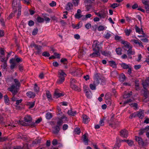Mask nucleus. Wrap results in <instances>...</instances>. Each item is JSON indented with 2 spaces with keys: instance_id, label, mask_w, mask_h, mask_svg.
Masks as SVG:
<instances>
[{
  "instance_id": "26",
  "label": "nucleus",
  "mask_w": 149,
  "mask_h": 149,
  "mask_svg": "<svg viewBox=\"0 0 149 149\" xmlns=\"http://www.w3.org/2000/svg\"><path fill=\"white\" fill-rule=\"evenodd\" d=\"M97 84L96 83L94 82L93 84H91L90 85V88L92 90H95L96 89V84Z\"/></svg>"
},
{
  "instance_id": "37",
  "label": "nucleus",
  "mask_w": 149,
  "mask_h": 149,
  "mask_svg": "<svg viewBox=\"0 0 149 149\" xmlns=\"http://www.w3.org/2000/svg\"><path fill=\"white\" fill-rule=\"evenodd\" d=\"M135 86L136 87V90H140L139 86V81L138 80H136L135 81Z\"/></svg>"
},
{
  "instance_id": "29",
  "label": "nucleus",
  "mask_w": 149,
  "mask_h": 149,
  "mask_svg": "<svg viewBox=\"0 0 149 149\" xmlns=\"http://www.w3.org/2000/svg\"><path fill=\"white\" fill-rule=\"evenodd\" d=\"M73 6L71 3H68L66 6V9L67 10H70L71 9Z\"/></svg>"
},
{
  "instance_id": "46",
  "label": "nucleus",
  "mask_w": 149,
  "mask_h": 149,
  "mask_svg": "<svg viewBox=\"0 0 149 149\" xmlns=\"http://www.w3.org/2000/svg\"><path fill=\"white\" fill-rule=\"evenodd\" d=\"M117 141V142H119L120 143H121V142H125L127 143V140H121L118 137H117L116 138Z\"/></svg>"
},
{
  "instance_id": "11",
  "label": "nucleus",
  "mask_w": 149,
  "mask_h": 149,
  "mask_svg": "<svg viewBox=\"0 0 149 149\" xmlns=\"http://www.w3.org/2000/svg\"><path fill=\"white\" fill-rule=\"evenodd\" d=\"M10 61L11 63L10 68L11 69H13L15 68L16 65L15 63V59L12 58L10 60Z\"/></svg>"
},
{
  "instance_id": "34",
  "label": "nucleus",
  "mask_w": 149,
  "mask_h": 149,
  "mask_svg": "<svg viewBox=\"0 0 149 149\" xmlns=\"http://www.w3.org/2000/svg\"><path fill=\"white\" fill-rule=\"evenodd\" d=\"M4 102L7 105L9 104V99L8 96L7 95H5L4 96Z\"/></svg>"
},
{
  "instance_id": "8",
  "label": "nucleus",
  "mask_w": 149,
  "mask_h": 149,
  "mask_svg": "<svg viewBox=\"0 0 149 149\" xmlns=\"http://www.w3.org/2000/svg\"><path fill=\"white\" fill-rule=\"evenodd\" d=\"M120 133L121 136L124 138H127L128 136V131L125 129L122 130Z\"/></svg>"
},
{
  "instance_id": "14",
  "label": "nucleus",
  "mask_w": 149,
  "mask_h": 149,
  "mask_svg": "<svg viewBox=\"0 0 149 149\" xmlns=\"http://www.w3.org/2000/svg\"><path fill=\"white\" fill-rule=\"evenodd\" d=\"M83 122L86 124L90 120V119L86 115H85L83 116Z\"/></svg>"
},
{
  "instance_id": "45",
  "label": "nucleus",
  "mask_w": 149,
  "mask_h": 149,
  "mask_svg": "<svg viewBox=\"0 0 149 149\" xmlns=\"http://www.w3.org/2000/svg\"><path fill=\"white\" fill-rule=\"evenodd\" d=\"M46 95L47 98L49 100H51L52 99V97L51 96V94L49 93L48 91L46 92Z\"/></svg>"
},
{
  "instance_id": "42",
  "label": "nucleus",
  "mask_w": 149,
  "mask_h": 149,
  "mask_svg": "<svg viewBox=\"0 0 149 149\" xmlns=\"http://www.w3.org/2000/svg\"><path fill=\"white\" fill-rule=\"evenodd\" d=\"M121 145L120 143L119 142H117L116 141V143L115 144L114 146L116 148L118 149Z\"/></svg>"
},
{
  "instance_id": "58",
  "label": "nucleus",
  "mask_w": 149,
  "mask_h": 149,
  "mask_svg": "<svg viewBox=\"0 0 149 149\" xmlns=\"http://www.w3.org/2000/svg\"><path fill=\"white\" fill-rule=\"evenodd\" d=\"M127 143L129 146H132L134 144L132 140H127Z\"/></svg>"
},
{
  "instance_id": "21",
  "label": "nucleus",
  "mask_w": 149,
  "mask_h": 149,
  "mask_svg": "<svg viewBox=\"0 0 149 149\" xmlns=\"http://www.w3.org/2000/svg\"><path fill=\"white\" fill-rule=\"evenodd\" d=\"M77 113V112L75 111L72 110V109L69 110L68 111V114L71 116H74Z\"/></svg>"
},
{
  "instance_id": "19",
  "label": "nucleus",
  "mask_w": 149,
  "mask_h": 149,
  "mask_svg": "<svg viewBox=\"0 0 149 149\" xmlns=\"http://www.w3.org/2000/svg\"><path fill=\"white\" fill-rule=\"evenodd\" d=\"M14 81L15 83V85H15V88H19L20 86V84L18 80L17 79H14Z\"/></svg>"
},
{
  "instance_id": "49",
  "label": "nucleus",
  "mask_w": 149,
  "mask_h": 149,
  "mask_svg": "<svg viewBox=\"0 0 149 149\" xmlns=\"http://www.w3.org/2000/svg\"><path fill=\"white\" fill-rule=\"evenodd\" d=\"M38 32V29L37 28H36L34 29L32 31V34L33 35H36Z\"/></svg>"
},
{
  "instance_id": "12",
  "label": "nucleus",
  "mask_w": 149,
  "mask_h": 149,
  "mask_svg": "<svg viewBox=\"0 0 149 149\" xmlns=\"http://www.w3.org/2000/svg\"><path fill=\"white\" fill-rule=\"evenodd\" d=\"M135 139L136 141L138 142L139 145L141 146L143 145L144 143L141 138L139 137L135 136Z\"/></svg>"
},
{
  "instance_id": "4",
  "label": "nucleus",
  "mask_w": 149,
  "mask_h": 149,
  "mask_svg": "<svg viewBox=\"0 0 149 149\" xmlns=\"http://www.w3.org/2000/svg\"><path fill=\"white\" fill-rule=\"evenodd\" d=\"M58 73L59 79L57 81V83L58 84H60L64 81L65 78L66 76V74L62 70H59Z\"/></svg>"
},
{
  "instance_id": "25",
  "label": "nucleus",
  "mask_w": 149,
  "mask_h": 149,
  "mask_svg": "<svg viewBox=\"0 0 149 149\" xmlns=\"http://www.w3.org/2000/svg\"><path fill=\"white\" fill-rule=\"evenodd\" d=\"M126 79V77L123 74H121L120 75L119 80L120 81H124Z\"/></svg>"
},
{
  "instance_id": "35",
  "label": "nucleus",
  "mask_w": 149,
  "mask_h": 149,
  "mask_svg": "<svg viewBox=\"0 0 149 149\" xmlns=\"http://www.w3.org/2000/svg\"><path fill=\"white\" fill-rule=\"evenodd\" d=\"M124 32L125 33L126 35L128 36L130 34V33L131 32V30L130 29H126L124 30Z\"/></svg>"
},
{
  "instance_id": "43",
  "label": "nucleus",
  "mask_w": 149,
  "mask_h": 149,
  "mask_svg": "<svg viewBox=\"0 0 149 149\" xmlns=\"http://www.w3.org/2000/svg\"><path fill=\"white\" fill-rule=\"evenodd\" d=\"M121 49L120 48L116 49V50L117 54L118 55L121 54Z\"/></svg>"
},
{
  "instance_id": "31",
  "label": "nucleus",
  "mask_w": 149,
  "mask_h": 149,
  "mask_svg": "<svg viewBox=\"0 0 149 149\" xmlns=\"http://www.w3.org/2000/svg\"><path fill=\"white\" fill-rule=\"evenodd\" d=\"M31 46L34 47L36 49H37L38 51H40L42 47L38 45L35 44H33L31 45Z\"/></svg>"
},
{
  "instance_id": "44",
  "label": "nucleus",
  "mask_w": 149,
  "mask_h": 149,
  "mask_svg": "<svg viewBox=\"0 0 149 149\" xmlns=\"http://www.w3.org/2000/svg\"><path fill=\"white\" fill-rule=\"evenodd\" d=\"M74 132L75 134H79L81 132L80 129L78 128L75 129Z\"/></svg>"
},
{
  "instance_id": "16",
  "label": "nucleus",
  "mask_w": 149,
  "mask_h": 149,
  "mask_svg": "<svg viewBox=\"0 0 149 149\" xmlns=\"http://www.w3.org/2000/svg\"><path fill=\"white\" fill-rule=\"evenodd\" d=\"M148 129H149V126L148 127H145L143 129H141L139 131V135H141L143 134L145 132H147Z\"/></svg>"
},
{
  "instance_id": "10",
  "label": "nucleus",
  "mask_w": 149,
  "mask_h": 149,
  "mask_svg": "<svg viewBox=\"0 0 149 149\" xmlns=\"http://www.w3.org/2000/svg\"><path fill=\"white\" fill-rule=\"evenodd\" d=\"M17 89L14 85H12L11 87L8 88L9 90L12 92L13 94V95H15L17 93V91L15 90V89Z\"/></svg>"
},
{
  "instance_id": "59",
  "label": "nucleus",
  "mask_w": 149,
  "mask_h": 149,
  "mask_svg": "<svg viewBox=\"0 0 149 149\" xmlns=\"http://www.w3.org/2000/svg\"><path fill=\"white\" fill-rule=\"evenodd\" d=\"M39 90V87L37 86L36 84L34 86V90L36 92H38Z\"/></svg>"
},
{
  "instance_id": "3",
  "label": "nucleus",
  "mask_w": 149,
  "mask_h": 149,
  "mask_svg": "<svg viewBox=\"0 0 149 149\" xmlns=\"http://www.w3.org/2000/svg\"><path fill=\"white\" fill-rule=\"evenodd\" d=\"M32 118L29 115H27L24 118V122L20 120L19 123L23 126H26L30 125L32 127L35 126V123H32Z\"/></svg>"
},
{
  "instance_id": "30",
  "label": "nucleus",
  "mask_w": 149,
  "mask_h": 149,
  "mask_svg": "<svg viewBox=\"0 0 149 149\" xmlns=\"http://www.w3.org/2000/svg\"><path fill=\"white\" fill-rule=\"evenodd\" d=\"M85 93L86 96L88 98H90L92 97V94L90 90L86 91Z\"/></svg>"
},
{
  "instance_id": "57",
  "label": "nucleus",
  "mask_w": 149,
  "mask_h": 149,
  "mask_svg": "<svg viewBox=\"0 0 149 149\" xmlns=\"http://www.w3.org/2000/svg\"><path fill=\"white\" fill-rule=\"evenodd\" d=\"M130 106L131 107H133L135 109H137L138 108V105L136 103H134L130 104Z\"/></svg>"
},
{
  "instance_id": "20",
  "label": "nucleus",
  "mask_w": 149,
  "mask_h": 149,
  "mask_svg": "<svg viewBox=\"0 0 149 149\" xmlns=\"http://www.w3.org/2000/svg\"><path fill=\"white\" fill-rule=\"evenodd\" d=\"M20 3V0H13L12 4L13 7H15L17 4H19Z\"/></svg>"
},
{
  "instance_id": "2",
  "label": "nucleus",
  "mask_w": 149,
  "mask_h": 149,
  "mask_svg": "<svg viewBox=\"0 0 149 149\" xmlns=\"http://www.w3.org/2000/svg\"><path fill=\"white\" fill-rule=\"evenodd\" d=\"M93 50L94 52L92 54V55L95 56H99L100 54V51H101V47L100 45V43L97 40H95L94 41L93 45Z\"/></svg>"
},
{
  "instance_id": "39",
  "label": "nucleus",
  "mask_w": 149,
  "mask_h": 149,
  "mask_svg": "<svg viewBox=\"0 0 149 149\" xmlns=\"http://www.w3.org/2000/svg\"><path fill=\"white\" fill-rule=\"evenodd\" d=\"M142 2L143 3L144 5L145 6L149 5V0H142Z\"/></svg>"
},
{
  "instance_id": "27",
  "label": "nucleus",
  "mask_w": 149,
  "mask_h": 149,
  "mask_svg": "<svg viewBox=\"0 0 149 149\" xmlns=\"http://www.w3.org/2000/svg\"><path fill=\"white\" fill-rule=\"evenodd\" d=\"M131 42H133L135 44H138L140 46H142V42L140 41L139 42L137 40H132L131 41Z\"/></svg>"
},
{
  "instance_id": "7",
  "label": "nucleus",
  "mask_w": 149,
  "mask_h": 149,
  "mask_svg": "<svg viewBox=\"0 0 149 149\" xmlns=\"http://www.w3.org/2000/svg\"><path fill=\"white\" fill-rule=\"evenodd\" d=\"M99 74L97 73L95 74L94 75V81L95 83L97 84H99L100 83L101 79L99 77Z\"/></svg>"
},
{
  "instance_id": "40",
  "label": "nucleus",
  "mask_w": 149,
  "mask_h": 149,
  "mask_svg": "<svg viewBox=\"0 0 149 149\" xmlns=\"http://www.w3.org/2000/svg\"><path fill=\"white\" fill-rule=\"evenodd\" d=\"M46 117L47 119H50L52 118V114L50 113H46Z\"/></svg>"
},
{
  "instance_id": "6",
  "label": "nucleus",
  "mask_w": 149,
  "mask_h": 149,
  "mask_svg": "<svg viewBox=\"0 0 149 149\" xmlns=\"http://www.w3.org/2000/svg\"><path fill=\"white\" fill-rule=\"evenodd\" d=\"M122 44L124 45L123 47V49L125 51H127L129 48H132V47L130 43L127 41L125 40H122L121 42Z\"/></svg>"
},
{
  "instance_id": "51",
  "label": "nucleus",
  "mask_w": 149,
  "mask_h": 149,
  "mask_svg": "<svg viewBox=\"0 0 149 149\" xmlns=\"http://www.w3.org/2000/svg\"><path fill=\"white\" fill-rule=\"evenodd\" d=\"M119 6V4L117 3H113L111 5V7L113 8L118 7Z\"/></svg>"
},
{
  "instance_id": "33",
  "label": "nucleus",
  "mask_w": 149,
  "mask_h": 149,
  "mask_svg": "<svg viewBox=\"0 0 149 149\" xmlns=\"http://www.w3.org/2000/svg\"><path fill=\"white\" fill-rule=\"evenodd\" d=\"M107 27L104 26L100 25L97 28L98 31H103L105 29H107Z\"/></svg>"
},
{
  "instance_id": "18",
  "label": "nucleus",
  "mask_w": 149,
  "mask_h": 149,
  "mask_svg": "<svg viewBox=\"0 0 149 149\" xmlns=\"http://www.w3.org/2000/svg\"><path fill=\"white\" fill-rule=\"evenodd\" d=\"M27 96L30 98H33L35 96V94L31 91H29L26 93Z\"/></svg>"
},
{
  "instance_id": "9",
  "label": "nucleus",
  "mask_w": 149,
  "mask_h": 149,
  "mask_svg": "<svg viewBox=\"0 0 149 149\" xmlns=\"http://www.w3.org/2000/svg\"><path fill=\"white\" fill-rule=\"evenodd\" d=\"M87 136L88 134H86L83 135L82 137L83 141L84 144L86 145H87L88 144V139Z\"/></svg>"
},
{
  "instance_id": "61",
  "label": "nucleus",
  "mask_w": 149,
  "mask_h": 149,
  "mask_svg": "<svg viewBox=\"0 0 149 149\" xmlns=\"http://www.w3.org/2000/svg\"><path fill=\"white\" fill-rule=\"evenodd\" d=\"M84 91L86 93V91L90 90L88 87L86 85H84Z\"/></svg>"
},
{
  "instance_id": "63",
  "label": "nucleus",
  "mask_w": 149,
  "mask_h": 149,
  "mask_svg": "<svg viewBox=\"0 0 149 149\" xmlns=\"http://www.w3.org/2000/svg\"><path fill=\"white\" fill-rule=\"evenodd\" d=\"M111 36V35L110 33H107L104 35V38L108 39Z\"/></svg>"
},
{
  "instance_id": "53",
  "label": "nucleus",
  "mask_w": 149,
  "mask_h": 149,
  "mask_svg": "<svg viewBox=\"0 0 149 149\" xmlns=\"http://www.w3.org/2000/svg\"><path fill=\"white\" fill-rule=\"evenodd\" d=\"M42 55L45 57H49L50 55L49 53L47 52H44L42 54Z\"/></svg>"
},
{
  "instance_id": "23",
  "label": "nucleus",
  "mask_w": 149,
  "mask_h": 149,
  "mask_svg": "<svg viewBox=\"0 0 149 149\" xmlns=\"http://www.w3.org/2000/svg\"><path fill=\"white\" fill-rule=\"evenodd\" d=\"M127 53L128 55H134L135 54V52L132 48H129L127 50Z\"/></svg>"
},
{
  "instance_id": "41",
  "label": "nucleus",
  "mask_w": 149,
  "mask_h": 149,
  "mask_svg": "<svg viewBox=\"0 0 149 149\" xmlns=\"http://www.w3.org/2000/svg\"><path fill=\"white\" fill-rule=\"evenodd\" d=\"M37 21L40 23L43 22L44 21V19L40 17H38L37 18Z\"/></svg>"
},
{
  "instance_id": "5",
  "label": "nucleus",
  "mask_w": 149,
  "mask_h": 149,
  "mask_svg": "<svg viewBox=\"0 0 149 149\" xmlns=\"http://www.w3.org/2000/svg\"><path fill=\"white\" fill-rule=\"evenodd\" d=\"M94 12L96 15L100 17L101 18H104L106 17L107 14V11L106 10L102 9L98 12L96 10L94 11Z\"/></svg>"
},
{
  "instance_id": "50",
  "label": "nucleus",
  "mask_w": 149,
  "mask_h": 149,
  "mask_svg": "<svg viewBox=\"0 0 149 149\" xmlns=\"http://www.w3.org/2000/svg\"><path fill=\"white\" fill-rule=\"evenodd\" d=\"M142 84L144 89H146V87L148 86V84L147 83L146 81L143 82L142 83Z\"/></svg>"
},
{
  "instance_id": "52",
  "label": "nucleus",
  "mask_w": 149,
  "mask_h": 149,
  "mask_svg": "<svg viewBox=\"0 0 149 149\" xmlns=\"http://www.w3.org/2000/svg\"><path fill=\"white\" fill-rule=\"evenodd\" d=\"M79 3V0H73V3L75 6H77Z\"/></svg>"
},
{
  "instance_id": "28",
  "label": "nucleus",
  "mask_w": 149,
  "mask_h": 149,
  "mask_svg": "<svg viewBox=\"0 0 149 149\" xmlns=\"http://www.w3.org/2000/svg\"><path fill=\"white\" fill-rule=\"evenodd\" d=\"M132 94V92L130 91L129 93H127L125 92L123 95V97L124 98H127L130 97Z\"/></svg>"
},
{
  "instance_id": "22",
  "label": "nucleus",
  "mask_w": 149,
  "mask_h": 149,
  "mask_svg": "<svg viewBox=\"0 0 149 149\" xmlns=\"http://www.w3.org/2000/svg\"><path fill=\"white\" fill-rule=\"evenodd\" d=\"M137 115V116L141 119L143 118L144 116L143 111H139Z\"/></svg>"
},
{
  "instance_id": "62",
  "label": "nucleus",
  "mask_w": 149,
  "mask_h": 149,
  "mask_svg": "<svg viewBox=\"0 0 149 149\" xmlns=\"http://www.w3.org/2000/svg\"><path fill=\"white\" fill-rule=\"evenodd\" d=\"M117 74V72L115 71H112L111 73V76H112L115 77L116 76Z\"/></svg>"
},
{
  "instance_id": "64",
  "label": "nucleus",
  "mask_w": 149,
  "mask_h": 149,
  "mask_svg": "<svg viewBox=\"0 0 149 149\" xmlns=\"http://www.w3.org/2000/svg\"><path fill=\"white\" fill-rule=\"evenodd\" d=\"M91 24L89 23H88L87 24H86L85 27L87 29H88L91 27Z\"/></svg>"
},
{
  "instance_id": "15",
  "label": "nucleus",
  "mask_w": 149,
  "mask_h": 149,
  "mask_svg": "<svg viewBox=\"0 0 149 149\" xmlns=\"http://www.w3.org/2000/svg\"><path fill=\"white\" fill-rule=\"evenodd\" d=\"M72 75L77 76H81V72L80 69L77 70L74 72H71Z\"/></svg>"
},
{
  "instance_id": "54",
  "label": "nucleus",
  "mask_w": 149,
  "mask_h": 149,
  "mask_svg": "<svg viewBox=\"0 0 149 149\" xmlns=\"http://www.w3.org/2000/svg\"><path fill=\"white\" fill-rule=\"evenodd\" d=\"M15 61H16L17 62L19 63L20 61H22L21 59L20 58L17 57V56H15Z\"/></svg>"
},
{
  "instance_id": "60",
  "label": "nucleus",
  "mask_w": 149,
  "mask_h": 149,
  "mask_svg": "<svg viewBox=\"0 0 149 149\" xmlns=\"http://www.w3.org/2000/svg\"><path fill=\"white\" fill-rule=\"evenodd\" d=\"M82 16L80 13H76L75 15V17L76 18L79 19Z\"/></svg>"
},
{
  "instance_id": "13",
  "label": "nucleus",
  "mask_w": 149,
  "mask_h": 149,
  "mask_svg": "<svg viewBox=\"0 0 149 149\" xmlns=\"http://www.w3.org/2000/svg\"><path fill=\"white\" fill-rule=\"evenodd\" d=\"M64 95V94L63 93H60L57 91H55L54 93V96L55 98H57L61 96H62Z\"/></svg>"
},
{
  "instance_id": "1",
  "label": "nucleus",
  "mask_w": 149,
  "mask_h": 149,
  "mask_svg": "<svg viewBox=\"0 0 149 149\" xmlns=\"http://www.w3.org/2000/svg\"><path fill=\"white\" fill-rule=\"evenodd\" d=\"M67 121V118L64 115L58 118L57 122V125L52 127L53 132L54 134H57L60 131L59 126H61L63 123Z\"/></svg>"
},
{
  "instance_id": "32",
  "label": "nucleus",
  "mask_w": 149,
  "mask_h": 149,
  "mask_svg": "<svg viewBox=\"0 0 149 149\" xmlns=\"http://www.w3.org/2000/svg\"><path fill=\"white\" fill-rule=\"evenodd\" d=\"M135 29L136 31L139 34H141L143 32V31L139 28L136 26L135 27Z\"/></svg>"
},
{
  "instance_id": "38",
  "label": "nucleus",
  "mask_w": 149,
  "mask_h": 149,
  "mask_svg": "<svg viewBox=\"0 0 149 149\" xmlns=\"http://www.w3.org/2000/svg\"><path fill=\"white\" fill-rule=\"evenodd\" d=\"M121 67L124 69H127L129 67V66L128 65L124 63H121Z\"/></svg>"
},
{
  "instance_id": "56",
  "label": "nucleus",
  "mask_w": 149,
  "mask_h": 149,
  "mask_svg": "<svg viewBox=\"0 0 149 149\" xmlns=\"http://www.w3.org/2000/svg\"><path fill=\"white\" fill-rule=\"evenodd\" d=\"M68 126L67 124H64L63 126L62 129L64 130H66L68 129Z\"/></svg>"
},
{
  "instance_id": "24",
  "label": "nucleus",
  "mask_w": 149,
  "mask_h": 149,
  "mask_svg": "<svg viewBox=\"0 0 149 149\" xmlns=\"http://www.w3.org/2000/svg\"><path fill=\"white\" fill-rule=\"evenodd\" d=\"M70 86L74 90L78 91H79L80 90V88L76 85L75 84H72Z\"/></svg>"
},
{
  "instance_id": "55",
  "label": "nucleus",
  "mask_w": 149,
  "mask_h": 149,
  "mask_svg": "<svg viewBox=\"0 0 149 149\" xmlns=\"http://www.w3.org/2000/svg\"><path fill=\"white\" fill-rule=\"evenodd\" d=\"M7 66V64L6 62H5L3 63V64L1 65V67L3 68L4 69H6Z\"/></svg>"
},
{
  "instance_id": "48",
  "label": "nucleus",
  "mask_w": 149,
  "mask_h": 149,
  "mask_svg": "<svg viewBox=\"0 0 149 149\" xmlns=\"http://www.w3.org/2000/svg\"><path fill=\"white\" fill-rule=\"evenodd\" d=\"M34 103L33 102H29L28 104V105L29 106V109L32 108L34 106Z\"/></svg>"
},
{
  "instance_id": "17",
  "label": "nucleus",
  "mask_w": 149,
  "mask_h": 149,
  "mask_svg": "<svg viewBox=\"0 0 149 149\" xmlns=\"http://www.w3.org/2000/svg\"><path fill=\"white\" fill-rule=\"evenodd\" d=\"M18 138L24 141L27 140L28 139V137L26 135H23L22 134H20L18 135Z\"/></svg>"
},
{
  "instance_id": "47",
  "label": "nucleus",
  "mask_w": 149,
  "mask_h": 149,
  "mask_svg": "<svg viewBox=\"0 0 149 149\" xmlns=\"http://www.w3.org/2000/svg\"><path fill=\"white\" fill-rule=\"evenodd\" d=\"M4 55V51L2 48L0 49V56L2 57Z\"/></svg>"
},
{
  "instance_id": "36",
  "label": "nucleus",
  "mask_w": 149,
  "mask_h": 149,
  "mask_svg": "<svg viewBox=\"0 0 149 149\" xmlns=\"http://www.w3.org/2000/svg\"><path fill=\"white\" fill-rule=\"evenodd\" d=\"M109 64L110 66L113 68H115L116 67V63L113 61H110L109 62Z\"/></svg>"
}]
</instances>
